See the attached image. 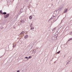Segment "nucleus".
Wrapping results in <instances>:
<instances>
[{"mask_svg":"<svg viewBox=\"0 0 72 72\" xmlns=\"http://www.w3.org/2000/svg\"><path fill=\"white\" fill-rule=\"evenodd\" d=\"M55 12H54L53 14V16L51 18L49 19V21H50L51 20V19H53L54 17H55L57 15V13H55Z\"/></svg>","mask_w":72,"mask_h":72,"instance_id":"1","label":"nucleus"},{"mask_svg":"<svg viewBox=\"0 0 72 72\" xmlns=\"http://www.w3.org/2000/svg\"><path fill=\"white\" fill-rule=\"evenodd\" d=\"M10 14H8L6 15H4V18H8V17H9V16Z\"/></svg>","mask_w":72,"mask_h":72,"instance_id":"2","label":"nucleus"},{"mask_svg":"<svg viewBox=\"0 0 72 72\" xmlns=\"http://www.w3.org/2000/svg\"><path fill=\"white\" fill-rule=\"evenodd\" d=\"M13 47H14V48H15V46H16V45H17V44H16V43H14L13 44Z\"/></svg>","mask_w":72,"mask_h":72,"instance_id":"3","label":"nucleus"},{"mask_svg":"<svg viewBox=\"0 0 72 72\" xmlns=\"http://www.w3.org/2000/svg\"><path fill=\"white\" fill-rule=\"evenodd\" d=\"M57 34H55V35H54L53 36V37L54 38H55L56 39H57Z\"/></svg>","mask_w":72,"mask_h":72,"instance_id":"4","label":"nucleus"},{"mask_svg":"<svg viewBox=\"0 0 72 72\" xmlns=\"http://www.w3.org/2000/svg\"><path fill=\"white\" fill-rule=\"evenodd\" d=\"M67 10H68V9H65L64 10V13H67Z\"/></svg>","mask_w":72,"mask_h":72,"instance_id":"5","label":"nucleus"},{"mask_svg":"<svg viewBox=\"0 0 72 72\" xmlns=\"http://www.w3.org/2000/svg\"><path fill=\"white\" fill-rule=\"evenodd\" d=\"M21 23H24V20H21Z\"/></svg>","mask_w":72,"mask_h":72,"instance_id":"6","label":"nucleus"},{"mask_svg":"<svg viewBox=\"0 0 72 72\" xmlns=\"http://www.w3.org/2000/svg\"><path fill=\"white\" fill-rule=\"evenodd\" d=\"M32 16H30L29 17V19H32Z\"/></svg>","mask_w":72,"mask_h":72,"instance_id":"7","label":"nucleus"},{"mask_svg":"<svg viewBox=\"0 0 72 72\" xmlns=\"http://www.w3.org/2000/svg\"><path fill=\"white\" fill-rule=\"evenodd\" d=\"M28 37V35H26L24 37V38L25 39H27Z\"/></svg>","mask_w":72,"mask_h":72,"instance_id":"8","label":"nucleus"},{"mask_svg":"<svg viewBox=\"0 0 72 72\" xmlns=\"http://www.w3.org/2000/svg\"><path fill=\"white\" fill-rule=\"evenodd\" d=\"M3 14H4V15H5V14H6V12H3Z\"/></svg>","mask_w":72,"mask_h":72,"instance_id":"9","label":"nucleus"},{"mask_svg":"<svg viewBox=\"0 0 72 72\" xmlns=\"http://www.w3.org/2000/svg\"><path fill=\"white\" fill-rule=\"evenodd\" d=\"M69 62H70V61L69 60H68L67 61V63H69Z\"/></svg>","mask_w":72,"mask_h":72,"instance_id":"10","label":"nucleus"},{"mask_svg":"<svg viewBox=\"0 0 72 72\" xmlns=\"http://www.w3.org/2000/svg\"><path fill=\"white\" fill-rule=\"evenodd\" d=\"M31 30H33L34 29V27H33L30 28Z\"/></svg>","mask_w":72,"mask_h":72,"instance_id":"11","label":"nucleus"},{"mask_svg":"<svg viewBox=\"0 0 72 72\" xmlns=\"http://www.w3.org/2000/svg\"><path fill=\"white\" fill-rule=\"evenodd\" d=\"M72 40V38H70L69 40H68V41H71V40Z\"/></svg>","mask_w":72,"mask_h":72,"instance_id":"12","label":"nucleus"},{"mask_svg":"<svg viewBox=\"0 0 72 72\" xmlns=\"http://www.w3.org/2000/svg\"><path fill=\"white\" fill-rule=\"evenodd\" d=\"M0 13H1V14H3V12H2V10L0 11Z\"/></svg>","mask_w":72,"mask_h":72,"instance_id":"13","label":"nucleus"},{"mask_svg":"<svg viewBox=\"0 0 72 72\" xmlns=\"http://www.w3.org/2000/svg\"><path fill=\"white\" fill-rule=\"evenodd\" d=\"M22 34H24V31H22Z\"/></svg>","mask_w":72,"mask_h":72,"instance_id":"14","label":"nucleus"},{"mask_svg":"<svg viewBox=\"0 0 72 72\" xmlns=\"http://www.w3.org/2000/svg\"><path fill=\"white\" fill-rule=\"evenodd\" d=\"M31 58H32V57L29 56V57L28 58L29 59H31Z\"/></svg>","mask_w":72,"mask_h":72,"instance_id":"15","label":"nucleus"},{"mask_svg":"<svg viewBox=\"0 0 72 72\" xmlns=\"http://www.w3.org/2000/svg\"><path fill=\"white\" fill-rule=\"evenodd\" d=\"M56 29V28H54L53 30L52 31H54V30H55V29Z\"/></svg>","mask_w":72,"mask_h":72,"instance_id":"16","label":"nucleus"},{"mask_svg":"<svg viewBox=\"0 0 72 72\" xmlns=\"http://www.w3.org/2000/svg\"><path fill=\"white\" fill-rule=\"evenodd\" d=\"M60 51H59L58 52H57V54H59V53H60Z\"/></svg>","mask_w":72,"mask_h":72,"instance_id":"17","label":"nucleus"},{"mask_svg":"<svg viewBox=\"0 0 72 72\" xmlns=\"http://www.w3.org/2000/svg\"><path fill=\"white\" fill-rule=\"evenodd\" d=\"M28 57H25V59H28Z\"/></svg>","mask_w":72,"mask_h":72,"instance_id":"18","label":"nucleus"},{"mask_svg":"<svg viewBox=\"0 0 72 72\" xmlns=\"http://www.w3.org/2000/svg\"><path fill=\"white\" fill-rule=\"evenodd\" d=\"M23 10V8H21V10H20V11L21 10Z\"/></svg>","mask_w":72,"mask_h":72,"instance_id":"19","label":"nucleus"},{"mask_svg":"<svg viewBox=\"0 0 72 72\" xmlns=\"http://www.w3.org/2000/svg\"><path fill=\"white\" fill-rule=\"evenodd\" d=\"M22 32H21V33L20 34V35H22Z\"/></svg>","mask_w":72,"mask_h":72,"instance_id":"20","label":"nucleus"},{"mask_svg":"<svg viewBox=\"0 0 72 72\" xmlns=\"http://www.w3.org/2000/svg\"><path fill=\"white\" fill-rule=\"evenodd\" d=\"M17 72H19V71L18 70V71H17Z\"/></svg>","mask_w":72,"mask_h":72,"instance_id":"21","label":"nucleus"},{"mask_svg":"<svg viewBox=\"0 0 72 72\" xmlns=\"http://www.w3.org/2000/svg\"><path fill=\"white\" fill-rule=\"evenodd\" d=\"M32 24H31L30 26H32Z\"/></svg>","mask_w":72,"mask_h":72,"instance_id":"22","label":"nucleus"},{"mask_svg":"<svg viewBox=\"0 0 72 72\" xmlns=\"http://www.w3.org/2000/svg\"><path fill=\"white\" fill-rule=\"evenodd\" d=\"M32 24H31L30 26H32Z\"/></svg>","mask_w":72,"mask_h":72,"instance_id":"23","label":"nucleus"},{"mask_svg":"<svg viewBox=\"0 0 72 72\" xmlns=\"http://www.w3.org/2000/svg\"><path fill=\"white\" fill-rule=\"evenodd\" d=\"M59 0V1H58V3H59V2H60V0Z\"/></svg>","mask_w":72,"mask_h":72,"instance_id":"24","label":"nucleus"},{"mask_svg":"<svg viewBox=\"0 0 72 72\" xmlns=\"http://www.w3.org/2000/svg\"><path fill=\"white\" fill-rule=\"evenodd\" d=\"M66 45H67V44L66 43Z\"/></svg>","mask_w":72,"mask_h":72,"instance_id":"25","label":"nucleus"},{"mask_svg":"<svg viewBox=\"0 0 72 72\" xmlns=\"http://www.w3.org/2000/svg\"><path fill=\"white\" fill-rule=\"evenodd\" d=\"M56 20H55V21H56Z\"/></svg>","mask_w":72,"mask_h":72,"instance_id":"26","label":"nucleus"},{"mask_svg":"<svg viewBox=\"0 0 72 72\" xmlns=\"http://www.w3.org/2000/svg\"><path fill=\"white\" fill-rule=\"evenodd\" d=\"M56 20H55V21H56Z\"/></svg>","mask_w":72,"mask_h":72,"instance_id":"27","label":"nucleus"},{"mask_svg":"<svg viewBox=\"0 0 72 72\" xmlns=\"http://www.w3.org/2000/svg\"><path fill=\"white\" fill-rule=\"evenodd\" d=\"M30 27H31V26H30Z\"/></svg>","mask_w":72,"mask_h":72,"instance_id":"28","label":"nucleus"},{"mask_svg":"<svg viewBox=\"0 0 72 72\" xmlns=\"http://www.w3.org/2000/svg\"><path fill=\"white\" fill-rule=\"evenodd\" d=\"M57 19L56 20V21H57Z\"/></svg>","mask_w":72,"mask_h":72,"instance_id":"29","label":"nucleus"},{"mask_svg":"<svg viewBox=\"0 0 72 72\" xmlns=\"http://www.w3.org/2000/svg\"><path fill=\"white\" fill-rule=\"evenodd\" d=\"M66 44H67V43Z\"/></svg>","mask_w":72,"mask_h":72,"instance_id":"30","label":"nucleus"}]
</instances>
